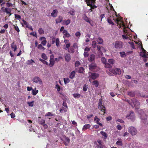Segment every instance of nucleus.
Masks as SVG:
<instances>
[{"instance_id":"nucleus-54","label":"nucleus","mask_w":148,"mask_h":148,"mask_svg":"<svg viewBox=\"0 0 148 148\" xmlns=\"http://www.w3.org/2000/svg\"><path fill=\"white\" fill-rule=\"evenodd\" d=\"M70 36V35L69 33H67L64 34L63 37L64 38H65L66 37L68 38Z\"/></svg>"},{"instance_id":"nucleus-13","label":"nucleus","mask_w":148,"mask_h":148,"mask_svg":"<svg viewBox=\"0 0 148 148\" xmlns=\"http://www.w3.org/2000/svg\"><path fill=\"white\" fill-rule=\"evenodd\" d=\"M100 120L99 118H98L97 116H96L94 119V121L95 122L99 124L100 126L102 127L103 126L102 124L99 123V121Z\"/></svg>"},{"instance_id":"nucleus-16","label":"nucleus","mask_w":148,"mask_h":148,"mask_svg":"<svg viewBox=\"0 0 148 148\" xmlns=\"http://www.w3.org/2000/svg\"><path fill=\"white\" fill-rule=\"evenodd\" d=\"M76 73L74 71H72L70 73L69 77L71 79H73L75 76Z\"/></svg>"},{"instance_id":"nucleus-12","label":"nucleus","mask_w":148,"mask_h":148,"mask_svg":"<svg viewBox=\"0 0 148 148\" xmlns=\"http://www.w3.org/2000/svg\"><path fill=\"white\" fill-rule=\"evenodd\" d=\"M58 11L56 9L54 10L51 14V16L54 18L56 17L58 15Z\"/></svg>"},{"instance_id":"nucleus-31","label":"nucleus","mask_w":148,"mask_h":148,"mask_svg":"<svg viewBox=\"0 0 148 148\" xmlns=\"http://www.w3.org/2000/svg\"><path fill=\"white\" fill-rule=\"evenodd\" d=\"M38 48L40 50H44L45 48L44 47L42 46L41 44L38 45Z\"/></svg>"},{"instance_id":"nucleus-55","label":"nucleus","mask_w":148,"mask_h":148,"mask_svg":"<svg viewBox=\"0 0 148 148\" xmlns=\"http://www.w3.org/2000/svg\"><path fill=\"white\" fill-rule=\"evenodd\" d=\"M80 64V62L78 61H77L75 63V67H78Z\"/></svg>"},{"instance_id":"nucleus-61","label":"nucleus","mask_w":148,"mask_h":148,"mask_svg":"<svg viewBox=\"0 0 148 148\" xmlns=\"http://www.w3.org/2000/svg\"><path fill=\"white\" fill-rule=\"evenodd\" d=\"M6 5L7 7H12V4L11 3L7 2L6 3Z\"/></svg>"},{"instance_id":"nucleus-27","label":"nucleus","mask_w":148,"mask_h":148,"mask_svg":"<svg viewBox=\"0 0 148 148\" xmlns=\"http://www.w3.org/2000/svg\"><path fill=\"white\" fill-rule=\"evenodd\" d=\"M50 63L49 64V66L51 67H52L54 64L55 63V62L54 60H49Z\"/></svg>"},{"instance_id":"nucleus-42","label":"nucleus","mask_w":148,"mask_h":148,"mask_svg":"<svg viewBox=\"0 0 148 148\" xmlns=\"http://www.w3.org/2000/svg\"><path fill=\"white\" fill-rule=\"evenodd\" d=\"M39 60L41 62L44 64H45L46 65H48V63L45 60L42 59L41 58H40Z\"/></svg>"},{"instance_id":"nucleus-53","label":"nucleus","mask_w":148,"mask_h":148,"mask_svg":"<svg viewBox=\"0 0 148 148\" xmlns=\"http://www.w3.org/2000/svg\"><path fill=\"white\" fill-rule=\"evenodd\" d=\"M101 61L104 64H105L106 63V58L104 57H102L101 58Z\"/></svg>"},{"instance_id":"nucleus-62","label":"nucleus","mask_w":148,"mask_h":148,"mask_svg":"<svg viewBox=\"0 0 148 148\" xmlns=\"http://www.w3.org/2000/svg\"><path fill=\"white\" fill-rule=\"evenodd\" d=\"M56 38H54V37H53L52 38V42H51V44H53L55 42H56Z\"/></svg>"},{"instance_id":"nucleus-49","label":"nucleus","mask_w":148,"mask_h":148,"mask_svg":"<svg viewBox=\"0 0 148 148\" xmlns=\"http://www.w3.org/2000/svg\"><path fill=\"white\" fill-rule=\"evenodd\" d=\"M14 16L15 18L16 19L20 20L21 18V16L17 14H15Z\"/></svg>"},{"instance_id":"nucleus-29","label":"nucleus","mask_w":148,"mask_h":148,"mask_svg":"<svg viewBox=\"0 0 148 148\" xmlns=\"http://www.w3.org/2000/svg\"><path fill=\"white\" fill-rule=\"evenodd\" d=\"M104 64V66L106 68H110L112 67L111 65L109 63L106 62Z\"/></svg>"},{"instance_id":"nucleus-52","label":"nucleus","mask_w":148,"mask_h":148,"mask_svg":"<svg viewBox=\"0 0 148 148\" xmlns=\"http://www.w3.org/2000/svg\"><path fill=\"white\" fill-rule=\"evenodd\" d=\"M56 45L57 47H58L59 45L60 40L58 38H56Z\"/></svg>"},{"instance_id":"nucleus-18","label":"nucleus","mask_w":148,"mask_h":148,"mask_svg":"<svg viewBox=\"0 0 148 148\" xmlns=\"http://www.w3.org/2000/svg\"><path fill=\"white\" fill-rule=\"evenodd\" d=\"M140 56L143 58H147L148 54L147 53L140 52Z\"/></svg>"},{"instance_id":"nucleus-40","label":"nucleus","mask_w":148,"mask_h":148,"mask_svg":"<svg viewBox=\"0 0 148 148\" xmlns=\"http://www.w3.org/2000/svg\"><path fill=\"white\" fill-rule=\"evenodd\" d=\"M69 13L71 15H74L75 14V11L73 9H72L69 11Z\"/></svg>"},{"instance_id":"nucleus-19","label":"nucleus","mask_w":148,"mask_h":148,"mask_svg":"<svg viewBox=\"0 0 148 148\" xmlns=\"http://www.w3.org/2000/svg\"><path fill=\"white\" fill-rule=\"evenodd\" d=\"M11 47L12 49H14V51H15L17 49V46L13 42L11 44Z\"/></svg>"},{"instance_id":"nucleus-46","label":"nucleus","mask_w":148,"mask_h":148,"mask_svg":"<svg viewBox=\"0 0 148 148\" xmlns=\"http://www.w3.org/2000/svg\"><path fill=\"white\" fill-rule=\"evenodd\" d=\"M14 28L18 32H20V29H19L17 25H13Z\"/></svg>"},{"instance_id":"nucleus-44","label":"nucleus","mask_w":148,"mask_h":148,"mask_svg":"<svg viewBox=\"0 0 148 148\" xmlns=\"http://www.w3.org/2000/svg\"><path fill=\"white\" fill-rule=\"evenodd\" d=\"M128 43L130 45V46L132 48L134 49L135 48L134 44L133 42H128Z\"/></svg>"},{"instance_id":"nucleus-25","label":"nucleus","mask_w":148,"mask_h":148,"mask_svg":"<svg viewBox=\"0 0 148 148\" xmlns=\"http://www.w3.org/2000/svg\"><path fill=\"white\" fill-rule=\"evenodd\" d=\"M108 62L111 65H113L115 63V60L112 59H110L108 60Z\"/></svg>"},{"instance_id":"nucleus-50","label":"nucleus","mask_w":148,"mask_h":148,"mask_svg":"<svg viewBox=\"0 0 148 148\" xmlns=\"http://www.w3.org/2000/svg\"><path fill=\"white\" fill-rule=\"evenodd\" d=\"M116 144L118 145L122 146L123 143L121 141H117L116 143Z\"/></svg>"},{"instance_id":"nucleus-2","label":"nucleus","mask_w":148,"mask_h":148,"mask_svg":"<svg viewBox=\"0 0 148 148\" xmlns=\"http://www.w3.org/2000/svg\"><path fill=\"white\" fill-rule=\"evenodd\" d=\"M114 48L117 49H122L123 46V43L121 41H116L114 43Z\"/></svg>"},{"instance_id":"nucleus-39","label":"nucleus","mask_w":148,"mask_h":148,"mask_svg":"<svg viewBox=\"0 0 148 148\" xmlns=\"http://www.w3.org/2000/svg\"><path fill=\"white\" fill-rule=\"evenodd\" d=\"M38 33L40 34H44V30L41 28L39 29L38 30Z\"/></svg>"},{"instance_id":"nucleus-15","label":"nucleus","mask_w":148,"mask_h":148,"mask_svg":"<svg viewBox=\"0 0 148 148\" xmlns=\"http://www.w3.org/2000/svg\"><path fill=\"white\" fill-rule=\"evenodd\" d=\"M63 17L62 16H60L56 19V24L60 23L62 21Z\"/></svg>"},{"instance_id":"nucleus-58","label":"nucleus","mask_w":148,"mask_h":148,"mask_svg":"<svg viewBox=\"0 0 148 148\" xmlns=\"http://www.w3.org/2000/svg\"><path fill=\"white\" fill-rule=\"evenodd\" d=\"M81 33L79 32H77L75 34V36L77 37H79L81 36Z\"/></svg>"},{"instance_id":"nucleus-8","label":"nucleus","mask_w":148,"mask_h":148,"mask_svg":"<svg viewBox=\"0 0 148 148\" xmlns=\"http://www.w3.org/2000/svg\"><path fill=\"white\" fill-rule=\"evenodd\" d=\"M33 81L34 82H35L36 83L39 82L40 84H42V81L41 79L38 77H35L33 79Z\"/></svg>"},{"instance_id":"nucleus-32","label":"nucleus","mask_w":148,"mask_h":148,"mask_svg":"<svg viewBox=\"0 0 148 148\" xmlns=\"http://www.w3.org/2000/svg\"><path fill=\"white\" fill-rule=\"evenodd\" d=\"M73 95L75 98H79L80 97V94L78 93H74L73 94Z\"/></svg>"},{"instance_id":"nucleus-23","label":"nucleus","mask_w":148,"mask_h":148,"mask_svg":"<svg viewBox=\"0 0 148 148\" xmlns=\"http://www.w3.org/2000/svg\"><path fill=\"white\" fill-rule=\"evenodd\" d=\"M97 42L98 44H102L103 42V39L100 37H99L97 39Z\"/></svg>"},{"instance_id":"nucleus-20","label":"nucleus","mask_w":148,"mask_h":148,"mask_svg":"<svg viewBox=\"0 0 148 148\" xmlns=\"http://www.w3.org/2000/svg\"><path fill=\"white\" fill-rule=\"evenodd\" d=\"M90 126L91 125L89 124L84 125L82 128L83 130H85L89 128Z\"/></svg>"},{"instance_id":"nucleus-9","label":"nucleus","mask_w":148,"mask_h":148,"mask_svg":"<svg viewBox=\"0 0 148 148\" xmlns=\"http://www.w3.org/2000/svg\"><path fill=\"white\" fill-rule=\"evenodd\" d=\"M64 58L66 61L69 62L71 59V57L69 53H65L64 54Z\"/></svg>"},{"instance_id":"nucleus-57","label":"nucleus","mask_w":148,"mask_h":148,"mask_svg":"<svg viewBox=\"0 0 148 148\" xmlns=\"http://www.w3.org/2000/svg\"><path fill=\"white\" fill-rule=\"evenodd\" d=\"M60 87L59 85L58 84H56V86L55 88L57 89V90L58 91H59L60 90Z\"/></svg>"},{"instance_id":"nucleus-26","label":"nucleus","mask_w":148,"mask_h":148,"mask_svg":"<svg viewBox=\"0 0 148 148\" xmlns=\"http://www.w3.org/2000/svg\"><path fill=\"white\" fill-rule=\"evenodd\" d=\"M128 95L131 97H134L135 96V93L134 92H128Z\"/></svg>"},{"instance_id":"nucleus-63","label":"nucleus","mask_w":148,"mask_h":148,"mask_svg":"<svg viewBox=\"0 0 148 148\" xmlns=\"http://www.w3.org/2000/svg\"><path fill=\"white\" fill-rule=\"evenodd\" d=\"M64 141L69 143L70 142V139L69 138L66 137Z\"/></svg>"},{"instance_id":"nucleus-38","label":"nucleus","mask_w":148,"mask_h":148,"mask_svg":"<svg viewBox=\"0 0 148 148\" xmlns=\"http://www.w3.org/2000/svg\"><path fill=\"white\" fill-rule=\"evenodd\" d=\"M141 119L142 120L146 121L147 120V116L145 114L141 116Z\"/></svg>"},{"instance_id":"nucleus-56","label":"nucleus","mask_w":148,"mask_h":148,"mask_svg":"<svg viewBox=\"0 0 148 148\" xmlns=\"http://www.w3.org/2000/svg\"><path fill=\"white\" fill-rule=\"evenodd\" d=\"M120 54L121 57H124L126 56V54L124 52H120Z\"/></svg>"},{"instance_id":"nucleus-37","label":"nucleus","mask_w":148,"mask_h":148,"mask_svg":"<svg viewBox=\"0 0 148 148\" xmlns=\"http://www.w3.org/2000/svg\"><path fill=\"white\" fill-rule=\"evenodd\" d=\"M99 76V74L96 73H93V79H95Z\"/></svg>"},{"instance_id":"nucleus-3","label":"nucleus","mask_w":148,"mask_h":148,"mask_svg":"<svg viewBox=\"0 0 148 148\" xmlns=\"http://www.w3.org/2000/svg\"><path fill=\"white\" fill-rule=\"evenodd\" d=\"M2 11L4 12H6L7 14H9V16H10L12 14L11 13V9L9 8H5L3 7L1 8Z\"/></svg>"},{"instance_id":"nucleus-30","label":"nucleus","mask_w":148,"mask_h":148,"mask_svg":"<svg viewBox=\"0 0 148 148\" xmlns=\"http://www.w3.org/2000/svg\"><path fill=\"white\" fill-rule=\"evenodd\" d=\"M93 85L95 86L96 87H97L99 85V83L97 80L93 81Z\"/></svg>"},{"instance_id":"nucleus-47","label":"nucleus","mask_w":148,"mask_h":148,"mask_svg":"<svg viewBox=\"0 0 148 148\" xmlns=\"http://www.w3.org/2000/svg\"><path fill=\"white\" fill-rule=\"evenodd\" d=\"M88 85H87L86 84H85L83 86V90L84 91H86L87 89L88 88Z\"/></svg>"},{"instance_id":"nucleus-36","label":"nucleus","mask_w":148,"mask_h":148,"mask_svg":"<svg viewBox=\"0 0 148 148\" xmlns=\"http://www.w3.org/2000/svg\"><path fill=\"white\" fill-rule=\"evenodd\" d=\"M22 21L23 23L26 26V27L27 28H28L29 25V24L23 19L22 20Z\"/></svg>"},{"instance_id":"nucleus-24","label":"nucleus","mask_w":148,"mask_h":148,"mask_svg":"<svg viewBox=\"0 0 148 148\" xmlns=\"http://www.w3.org/2000/svg\"><path fill=\"white\" fill-rule=\"evenodd\" d=\"M32 95H35L38 92V90H36V88H35L34 89H32Z\"/></svg>"},{"instance_id":"nucleus-43","label":"nucleus","mask_w":148,"mask_h":148,"mask_svg":"<svg viewBox=\"0 0 148 148\" xmlns=\"http://www.w3.org/2000/svg\"><path fill=\"white\" fill-rule=\"evenodd\" d=\"M93 71H95V69H96V71L99 70V68L98 67H97L96 66V65L95 64H94L93 63Z\"/></svg>"},{"instance_id":"nucleus-17","label":"nucleus","mask_w":148,"mask_h":148,"mask_svg":"<svg viewBox=\"0 0 148 148\" xmlns=\"http://www.w3.org/2000/svg\"><path fill=\"white\" fill-rule=\"evenodd\" d=\"M97 48L98 51L99 52L100 54L101 55H102L103 53H102L101 50V49L102 50V49H103V48L102 47H100L99 45H97Z\"/></svg>"},{"instance_id":"nucleus-5","label":"nucleus","mask_w":148,"mask_h":148,"mask_svg":"<svg viewBox=\"0 0 148 148\" xmlns=\"http://www.w3.org/2000/svg\"><path fill=\"white\" fill-rule=\"evenodd\" d=\"M132 101L136 108L138 109L140 104L138 100L135 98H134L132 99Z\"/></svg>"},{"instance_id":"nucleus-10","label":"nucleus","mask_w":148,"mask_h":148,"mask_svg":"<svg viewBox=\"0 0 148 148\" xmlns=\"http://www.w3.org/2000/svg\"><path fill=\"white\" fill-rule=\"evenodd\" d=\"M87 5L90 7L91 11H92V0H85Z\"/></svg>"},{"instance_id":"nucleus-1","label":"nucleus","mask_w":148,"mask_h":148,"mask_svg":"<svg viewBox=\"0 0 148 148\" xmlns=\"http://www.w3.org/2000/svg\"><path fill=\"white\" fill-rule=\"evenodd\" d=\"M102 100L101 99L99 100L98 107L102 112H103V114L104 115L106 113V109L105 106L102 104Z\"/></svg>"},{"instance_id":"nucleus-35","label":"nucleus","mask_w":148,"mask_h":148,"mask_svg":"<svg viewBox=\"0 0 148 148\" xmlns=\"http://www.w3.org/2000/svg\"><path fill=\"white\" fill-rule=\"evenodd\" d=\"M39 123L41 125H42L45 123V119H42L38 121Z\"/></svg>"},{"instance_id":"nucleus-64","label":"nucleus","mask_w":148,"mask_h":148,"mask_svg":"<svg viewBox=\"0 0 148 148\" xmlns=\"http://www.w3.org/2000/svg\"><path fill=\"white\" fill-rule=\"evenodd\" d=\"M70 43H69L67 44H66V47L64 48V49H65L66 50H67V49H66V48H69L70 47Z\"/></svg>"},{"instance_id":"nucleus-4","label":"nucleus","mask_w":148,"mask_h":148,"mask_svg":"<svg viewBox=\"0 0 148 148\" xmlns=\"http://www.w3.org/2000/svg\"><path fill=\"white\" fill-rule=\"evenodd\" d=\"M128 132L133 136L136 135L137 133L136 129L132 126L130 127L129 128Z\"/></svg>"},{"instance_id":"nucleus-22","label":"nucleus","mask_w":148,"mask_h":148,"mask_svg":"<svg viewBox=\"0 0 148 148\" xmlns=\"http://www.w3.org/2000/svg\"><path fill=\"white\" fill-rule=\"evenodd\" d=\"M83 19L85 21L90 23L91 26H92V24L90 23V21L89 18L87 17L86 16H84L83 17Z\"/></svg>"},{"instance_id":"nucleus-7","label":"nucleus","mask_w":148,"mask_h":148,"mask_svg":"<svg viewBox=\"0 0 148 148\" xmlns=\"http://www.w3.org/2000/svg\"><path fill=\"white\" fill-rule=\"evenodd\" d=\"M111 71L113 74L115 75H120L121 73V69L118 68H116L114 69H111Z\"/></svg>"},{"instance_id":"nucleus-21","label":"nucleus","mask_w":148,"mask_h":148,"mask_svg":"<svg viewBox=\"0 0 148 148\" xmlns=\"http://www.w3.org/2000/svg\"><path fill=\"white\" fill-rule=\"evenodd\" d=\"M70 20L68 19L64 20L63 21V24L64 25H68L70 23Z\"/></svg>"},{"instance_id":"nucleus-11","label":"nucleus","mask_w":148,"mask_h":148,"mask_svg":"<svg viewBox=\"0 0 148 148\" xmlns=\"http://www.w3.org/2000/svg\"><path fill=\"white\" fill-rule=\"evenodd\" d=\"M128 117H129L128 118L130 119L132 121H134L135 120V116L134 113L133 112H130V114ZM127 117H128V116H127Z\"/></svg>"},{"instance_id":"nucleus-45","label":"nucleus","mask_w":148,"mask_h":148,"mask_svg":"<svg viewBox=\"0 0 148 148\" xmlns=\"http://www.w3.org/2000/svg\"><path fill=\"white\" fill-rule=\"evenodd\" d=\"M64 83L65 84H66L67 83H68L70 82V80L69 79L67 78H64Z\"/></svg>"},{"instance_id":"nucleus-33","label":"nucleus","mask_w":148,"mask_h":148,"mask_svg":"<svg viewBox=\"0 0 148 148\" xmlns=\"http://www.w3.org/2000/svg\"><path fill=\"white\" fill-rule=\"evenodd\" d=\"M100 134H101L103 136H104V138L106 139L107 137V134L104 132L103 131H101L100 132Z\"/></svg>"},{"instance_id":"nucleus-14","label":"nucleus","mask_w":148,"mask_h":148,"mask_svg":"<svg viewBox=\"0 0 148 148\" xmlns=\"http://www.w3.org/2000/svg\"><path fill=\"white\" fill-rule=\"evenodd\" d=\"M44 40L41 42V44H42L43 46H45L46 45L47 43V41L46 38L44 37H42L40 38V40Z\"/></svg>"},{"instance_id":"nucleus-59","label":"nucleus","mask_w":148,"mask_h":148,"mask_svg":"<svg viewBox=\"0 0 148 148\" xmlns=\"http://www.w3.org/2000/svg\"><path fill=\"white\" fill-rule=\"evenodd\" d=\"M53 116V115L50 112H47L45 115V116Z\"/></svg>"},{"instance_id":"nucleus-48","label":"nucleus","mask_w":148,"mask_h":148,"mask_svg":"<svg viewBox=\"0 0 148 148\" xmlns=\"http://www.w3.org/2000/svg\"><path fill=\"white\" fill-rule=\"evenodd\" d=\"M84 70V69L83 67H80L78 70V72L80 73H82Z\"/></svg>"},{"instance_id":"nucleus-6","label":"nucleus","mask_w":148,"mask_h":148,"mask_svg":"<svg viewBox=\"0 0 148 148\" xmlns=\"http://www.w3.org/2000/svg\"><path fill=\"white\" fill-rule=\"evenodd\" d=\"M97 142L98 143L97 145V148H106L103 143L100 140H97Z\"/></svg>"},{"instance_id":"nucleus-28","label":"nucleus","mask_w":148,"mask_h":148,"mask_svg":"<svg viewBox=\"0 0 148 148\" xmlns=\"http://www.w3.org/2000/svg\"><path fill=\"white\" fill-rule=\"evenodd\" d=\"M111 16L110 17H109L108 18L107 21L110 24L114 25V23L112 21L111 19L110 18Z\"/></svg>"},{"instance_id":"nucleus-34","label":"nucleus","mask_w":148,"mask_h":148,"mask_svg":"<svg viewBox=\"0 0 148 148\" xmlns=\"http://www.w3.org/2000/svg\"><path fill=\"white\" fill-rule=\"evenodd\" d=\"M113 19L114 21L115 22H116L118 24H119V22L121 23H123V21H121V20L116 18L114 19V18H113Z\"/></svg>"},{"instance_id":"nucleus-41","label":"nucleus","mask_w":148,"mask_h":148,"mask_svg":"<svg viewBox=\"0 0 148 148\" xmlns=\"http://www.w3.org/2000/svg\"><path fill=\"white\" fill-rule=\"evenodd\" d=\"M41 57L45 60H47V59L46 55L44 53H42L41 55Z\"/></svg>"},{"instance_id":"nucleus-60","label":"nucleus","mask_w":148,"mask_h":148,"mask_svg":"<svg viewBox=\"0 0 148 148\" xmlns=\"http://www.w3.org/2000/svg\"><path fill=\"white\" fill-rule=\"evenodd\" d=\"M30 35H32L34 36H36V38H37V37L36 33H34V32H32L31 33H30Z\"/></svg>"},{"instance_id":"nucleus-51","label":"nucleus","mask_w":148,"mask_h":148,"mask_svg":"<svg viewBox=\"0 0 148 148\" xmlns=\"http://www.w3.org/2000/svg\"><path fill=\"white\" fill-rule=\"evenodd\" d=\"M34 101H32L31 102H28L27 104L29 106L33 107L34 106Z\"/></svg>"}]
</instances>
